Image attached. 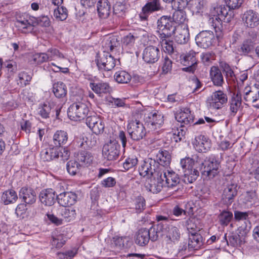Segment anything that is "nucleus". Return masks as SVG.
<instances>
[{
	"mask_svg": "<svg viewBox=\"0 0 259 259\" xmlns=\"http://www.w3.org/2000/svg\"><path fill=\"white\" fill-rule=\"evenodd\" d=\"M162 168L156 160L152 158L144 160L139 168L140 175L149 179L147 187L153 193H157L162 190V181L160 178Z\"/></svg>",
	"mask_w": 259,
	"mask_h": 259,
	"instance_id": "nucleus-1",
	"label": "nucleus"
},
{
	"mask_svg": "<svg viewBox=\"0 0 259 259\" xmlns=\"http://www.w3.org/2000/svg\"><path fill=\"white\" fill-rule=\"evenodd\" d=\"M156 220L158 222L157 226L160 231L165 234L167 238L175 242L180 237V233L178 228L175 226H169L170 220L166 216L156 215Z\"/></svg>",
	"mask_w": 259,
	"mask_h": 259,
	"instance_id": "nucleus-2",
	"label": "nucleus"
},
{
	"mask_svg": "<svg viewBox=\"0 0 259 259\" xmlns=\"http://www.w3.org/2000/svg\"><path fill=\"white\" fill-rule=\"evenodd\" d=\"M157 33L159 38H169L171 36L177 25H174L171 17L163 16L157 22Z\"/></svg>",
	"mask_w": 259,
	"mask_h": 259,
	"instance_id": "nucleus-3",
	"label": "nucleus"
},
{
	"mask_svg": "<svg viewBox=\"0 0 259 259\" xmlns=\"http://www.w3.org/2000/svg\"><path fill=\"white\" fill-rule=\"evenodd\" d=\"M127 131L130 138L134 141H139L146 134V129L143 123L138 120L136 115H133L128 121Z\"/></svg>",
	"mask_w": 259,
	"mask_h": 259,
	"instance_id": "nucleus-4",
	"label": "nucleus"
},
{
	"mask_svg": "<svg viewBox=\"0 0 259 259\" xmlns=\"http://www.w3.org/2000/svg\"><path fill=\"white\" fill-rule=\"evenodd\" d=\"M228 10L225 6H220L211 8L209 12V23L214 28H219L222 21L228 22L230 17H228Z\"/></svg>",
	"mask_w": 259,
	"mask_h": 259,
	"instance_id": "nucleus-5",
	"label": "nucleus"
},
{
	"mask_svg": "<svg viewBox=\"0 0 259 259\" xmlns=\"http://www.w3.org/2000/svg\"><path fill=\"white\" fill-rule=\"evenodd\" d=\"M201 164L203 167L202 174L206 178L212 179L219 174L220 163L214 156L206 158Z\"/></svg>",
	"mask_w": 259,
	"mask_h": 259,
	"instance_id": "nucleus-6",
	"label": "nucleus"
},
{
	"mask_svg": "<svg viewBox=\"0 0 259 259\" xmlns=\"http://www.w3.org/2000/svg\"><path fill=\"white\" fill-rule=\"evenodd\" d=\"M89 108L85 104L77 102L69 106L67 114L71 120L77 121L84 119L87 116Z\"/></svg>",
	"mask_w": 259,
	"mask_h": 259,
	"instance_id": "nucleus-7",
	"label": "nucleus"
},
{
	"mask_svg": "<svg viewBox=\"0 0 259 259\" xmlns=\"http://www.w3.org/2000/svg\"><path fill=\"white\" fill-rule=\"evenodd\" d=\"M120 146L116 140H110L104 144L102 149L104 157L108 160H115L119 157Z\"/></svg>",
	"mask_w": 259,
	"mask_h": 259,
	"instance_id": "nucleus-8",
	"label": "nucleus"
},
{
	"mask_svg": "<svg viewBox=\"0 0 259 259\" xmlns=\"http://www.w3.org/2000/svg\"><path fill=\"white\" fill-rule=\"evenodd\" d=\"M241 88H236L229 102V116L234 117L238 112L242 111L243 106L242 104Z\"/></svg>",
	"mask_w": 259,
	"mask_h": 259,
	"instance_id": "nucleus-9",
	"label": "nucleus"
},
{
	"mask_svg": "<svg viewBox=\"0 0 259 259\" xmlns=\"http://www.w3.org/2000/svg\"><path fill=\"white\" fill-rule=\"evenodd\" d=\"M228 101L226 94L221 90L213 92L207 99L208 106L213 109H220Z\"/></svg>",
	"mask_w": 259,
	"mask_h": 259,
	"instance_id": "nucleus-10",
	"label": "nucleus"
},
{
	"mask_svg": "<svg viewBox=\"0 0 259 259\" xmlns=\"http://www.w3.org/2000/svg\"><path fill=\"white\" fill-rule=\"evenodd\" d=\"M95 62L99 69L109 71L115 67L116 61L108 52H104L103 55H97Z\"/></svg>",
	"mask_w": 259,
	"mask_h": 259,
	"instance_id": "nucleus-11",
	"label": "nucleus"
},
{
	"mask_svg": "<svg viewBox=\"0 0 259 259\" xmlns=\"http://www.w3.org/2000/svg\"><path fill=\"white\" fill-rule=\"evenodd\" d=\"M161 172V176L160 178L162 181V188L164 186L169 188H174L179 184L180 179L178 175L175 172L165 170L163 167Z\"/></svg>",
	"mask_w": 259,
	"mask_h": 259,
	"instance_id": "nucleus-12",
	"label": "nucleus"
},
{
	"mask_svg": "<svg viewBox=\"0 0 259 259\" xmlns=\"http://www.w3.org/2000/svg\"><path fill=\"white\" fill-rule=\"evenodd\" d=\"M85 123L87 126L96 135L101 134L104 131V120L99 116L94 114L87 117L85 119Z\"/></svg>",
	"mask_w": 259,
	"mask_h": 259,
	"instance_id": "nucleus-13",
	"label": "nucleus"
},
{
	"mask_svg": "<svg viewBox=\"0 0 259 259\" xmlns=\"http://www.w3.org/2000/svg\"><path fill=\"white\" fill-rule=\"evenodd\" d=\"M136 35L129 33L128 35L124 36L121 40L122 49L123 51L128 53H133L134 50V44L135 38L143 36L146 37L147 36V33L144 30H140L138 35L136 33Z\"/></svg>",
	"mask_w": 259,
	"mask_h": 259,
	"instance_id": "nucleus-14",
	"label": "nucleus"
},
{
	"mask_svg": "<svg viewBox=\"0 0 259 259\" xmlns=\"http://www.w3.org/2000/svg\"><path fill=\"white\" fill-rule=\"evenodd\" d=\"M152 232H155L154 228H151L150 229L142 228L140 229L135 236L136 243L143 246L147 244L150 239L152 241L156 240L157 238V232L155 235L150 236V234Z\"/></svg>",
	"mask_w": 259,
	"mask_h": 259,
	"instance_id": "nucleus-15",
	"label": "nucleus"
},
{
	"mask_svg": "<svg viewBox=\"0 0 259 259\" xmlns=\"http://www.w3.org/2000/svg\"><path fill=\"white\" fill-rule=\"evenodd\" d=\"M146 122L150 129L155 131L160 128L164 123L163 115L158 111L151 112L145 118Z\"/></svg>",
	"mask_w": 259,
	"mask_h": 259,
	"instance_id": "nucleus-16",
	"label": "nucleus"
},
{
	"mask_svg": "<svg viewBox=\"0 0 259 259\" xmlns=\"http://www.w3.org/2000/svg\"><path fill=\"white\" fill-rule=\"evenodd\" d=\"M242 89V95H243V99L246 102L253 103V106L257 109H259V90L257 89H251L250 87H240Z\"/></svg>",
	"mask_w": 259,
	"mask_h": 259,
	"instance_id": "nucleus-17",
	"label": "nucleus"
},
{
	"mask_svg": "<svg viewBox=\"0 0 259 259\" xmlns=\"http://www.w3.org/2000/svg\"><path fill=\"white\" fill-rule=\"evenodd\" d=\"M160 57V52L157 47L149 45L143 50L142 58L143 60L149 64L156 62Z\"/></svg>",
	"mask_w": 259,
	"mask_h": 259,
	"instance_id": "nucleus-18",
	"label": "nucleus"
},
{
	"mask_svg": "<svg viewBox=\"0 0 259 259\" xmlns=\"http://www.w3.org/2000/svg\"><path fill=\"white\" fill-rule=\"evenodd\" d=\"M242 21L246 28H256L259 25V14L252 10H247L242 15Z\"/></svg>",
	"mask_w": 259,
	"mask_h": 259,
	"instance_id": "nucleus-19",
	"label": "nucleus"
},
{
	"mask_svg": "<svg viewBox=\"0 0 259 259\" xmlns=\"http://www.w3.org/2000/svg\"><path fill=\"white\" fill-rule=\"evenodd\" d=\"M214 38L212 31L205 30L200 32L196 35L195 41L199 47L206 49L212 45Z\"/></svg>",
	"mask_w": 259,
	"mask_h": 259,
	"instance_id": "nucleus-20",
	"label": "nucleus"
},
{
	"mask_svg": "<svg viewBox=\"0 0 259 259\" xmlns=\"http://www.w3.org/2000/svg\"><path fill=\"white\" fill-rule=\"evenodd\" d=\"M194 115L191 113L189 108H182L175 115L176 119L183 124L182 126L185 125L191 124L194 123Z\"/></svg>",
	"mask_w": 259,
	"mask_h": 259,
	"instance_id": "nucleus-21",
	"label": "nucleus"
},
{
	"mask_svg": "<svg viewBox=\"0 0 259 259\" xmlns=\"http://www.w3.org/2000/svg\"><path fill=\"white\" fill-rule=\"evenodd\" d=\"M192 144L196 151L199 152H206L211 147V142L209 139L203 135L196 136L192 141Z\"/></svg>",
	"mask_w": 259,
	"mask_h": 259,
	"instance_id": "nucleus-22",
	"label": "nucleus"
},
{
	"mask_svg": "<svg viewBox=\"0 0 259 259\" xmlns=\"http://www.w3.org/2000/svg\"><path fill=\"white\" fill-rule=\"evenodd\" d=\"M60 152L58 147L50 145L48 148L42 149L40 157L44 161H50L58 158Z\"/></svg>",
	"mask_w": 259,
	"mask_h": 259,
	"instance_id": "nucleus-23",
	"label": "nucleus"
},
{
	"mask_svg": "<svg viewBox=\"0 0 259 259\" xmlns=\"http://www.w3.org/2000/svg\"><path fill=\"white\" fill-rule=\"evenodd\" d=\"M175 41L180 44L186 43L189 38L188 25H177L174 33Z\"/></svg>",
	"mask_w": 259,
	"mask_h": 259,
	"instance_id": "nucleus-24",
	"label": "nucleus"
},
{
	"mask_svg": "<svg viewBox=\"0 0 259 259\" xmlns=\"http://www.w3.org/2000/svg\"><path fill=\"white\" fill-rule=\"evenodd\" d=\"M39 198L40 202L47 206H51L54 204L57 196L54 190L47 189L42 190L39 194Z\"/></svg>",
	"mask_w": 259,
	"mask_h": 259,
	"instance_id": "nucleus-25",
	"label": "nucleus"
},
{
	"mask_svg": "<svg viewBox=\"0 0 259 259\" xmlns=\"http://www.w3.org/2000/svg\"><path fill=\"white\" fill-rule=\"evenodd\" d=\"M76 195L72 192H63L57 196L58 203L65 207L74 204L76 201Z\"/></svg>",
	"mask_w": 259,
	"mask_h": 259,
	"instance_id": "nucleus-26",
	"label": "nucleus"
},
{
	"mask_svg": "<svg viewBox=\"0 0 259 259\" xmlns=\"http://www.w3.org/2000/svg\"><path fill=\"white\" fill-rule=\"evenodd\" d=\"M104 52H119L120 50V42L116 36H110L104 38L102 45Z\"/></svg>",
	"mask_w": 259,
	"mask_h": 259,
	"instance_id": "nucleus-27",
	"label": "nucleus"
},
{
	"mask_svg": "<svg viewBox=\"0 0 259 259\" xmlns=\"http://www.w3.org/2000/svg\"><path fill=\"white\" fill-rule=\"evenodd\" d=\"M254 42L250 38L244 39L242 43L235 50V52L241 56H247L254 51Z\"/></svg>",
	"mask_w": 259,
	"mask_h": 259,
	"instance_id": "nucleus-28",
	"label": "nucleus"
},
{
	"mask_svg": "<svg viewBox=\"0 0 259 259\" xmlns=\"http://www.w3.org/2000/svg\"><path fill=\"white\" fill-rule=\"evenodd\" d=\"M34 23L30 17L20 18L15 22V25L19 30L23 33L31 32L33 29Z\"/></svg>",
	"mask_w": 259,
	"mask_h": 259,
	"instance_id": "nucleus-29",
	"label": "nucleus"
},
{
	"mask_svg": "<svg viewBox=\"0 0 259 259\" xmlns=\"http://www.w3.org/2000/svg\"><path fill=\"white\" fill-rule=\"evenodd\" d=\"M203 238L200 234L195 233L189 235L188 244L189 250H199L203 247Z\"/></svg>",
	"mask_w": 259,
	"mask_h": 259,
	"instance_id": "nucleus-30",
	"label": "nucleus"
},
{
	"mask_svg": "<svg viewBox=\"0 0 259 259\" xmlns=\"http://www.w3.org/2000/svg\"><path fill=\"white\" fill-rule=\"evenodd\" d=\"M237 195V185L231 184L226 186L223 191L222 198L227 205H230Z\"/></svg>",
	"mask_w": 259,
	"mask_h": 259,
	"instance_id": "nucleus-31",
	"label": "nucleus"
},
{
	"mask_svg": "<svg viewBox=\"0 0 259 259\" xmlns=\"http://www.w3.org/2000/svg\"><path fill=\"white\" fill-rule=\"evenodd\" d=\"M90 88L97 94H109L112 91V88L106 82L99 81L98 82H90Z\"/></svg>",
	"mask_w": 259,
	"mask_h": 259,
	"instance_id": "nucleus-32",
	"label": "nucleus"
},
{
	"mask_svg": "<svg viewBox=\"0 0 259 259\" xmlns=\"http://www.w3.org/2000/svg\"><path fill=\"white\" fill-rule=\"evenodd\" d=\"M19 196V198L27 204H32L36 201L35 193L31 188H22L20 190Z\"/></svg>",
	"mask_w": 259,
	"mask_h": 259,
	"instance_id": "nucleus-33",
	"label": "nucleus"
},
{
	"mask_svg": "<svg viewBox=\"0 0 259 259\" xmlns=\"http://www.w3.org/2000/svg\"><path fill=\"white\" fill-rule=\"evenodd\" d=\"M161 6L159 0H150L142 8L144 16L140 15L142 19H146L147 15L151 13L160 10Z\"/></svg>",
	"mask_w": 259,
	"mask_h": 259,
	"instance_id": "nucleus-34",
	"label": "nucleus"
},
{
	"mask_svg": "<svg viewBox=\"0 0 259 259\" xmlns=\"http://www.w3.org/2000/svg\"><path fill=\"white\" fill-rule=\"evenodd\" d=\"M195 55L196 53L194 51H190L184 56L182 62L184 65L188 66L186 68V71L193 72L195 69V65L197 63Z\"/></svg>",
	"mask_w": 259,
	"mask_h": 259,
	"instance_id": "nucleus-35",
	"label": "nucleus"
},
{
	"mask_svg": "<svg viewBox=\"0 0 259 259\" xmlns=\"http://www.w3.org/2000/svg\"><path fill=\"white\" fill-rule=\"evenodd\" d=\"M97 11L101 18H107L111 12V5L108 1L100 0L97 3Z\"/></svg>",
	"mask_w": 259,
	"mask_h": 259,
	"instance_id": "nucleus-36",
	"label": "nucleus"
},
{
	"mask_svg": "<svg viewBox=\"0 0 259 259\" xmlns=\"http://www.w3.org/2000/svg\"><path fill=\"white\" fill-rule=\"evenodd\" d=\"M158 165L164 168V166L169 165L171 161V155L166 150H159L156 155L154 159Z\"/></svg>",
	"mask_w": 259,
	"mask_h": 259,
	"instance_id": "nucleus-37",
	"label": "nucleus"
},
{
	"mask_svg": "<svg viewBox=\"0 0 259 259\" xmlns=\"http://www.w3.org/2000/svg\"><path fill=\"white\" fill-rule=\"evenodd\" d=\"M240 201L248 208L256 204L257 197L254 191L247 192L240 197Z\"/></svg>",
	"mask_w": 259,
	"mask_h": 259,
	"instance_id": "nucleus-38",
	"label": "nucleus"
},
{
	"mask_svg": "<svg viewBox=\"0 0 259 259\" xmlns=\"http://www.w3.org/2000/svg\"><path fill=\"white\" fill-rule=\"evenodd\" d=\"M53 140L56 147H61L67 142L68 134L64 131H57L53 136Z\"/></svg>",
	"mask_w": 259,
	"mask_h": 259,
	"instance_id": "nucleus-39",
	"label": "nucleus"
},
{
	"mask_svg": "<svg viewBox=\"0 0 259 259\" xmlns=\"http://www.w3.org/2000/svg\"><path fill=\"white\" fill-rule=\"evenodd\" d=\"M210 78L215 85L221 86L223 83V77L219 68L212 66L210 70Z\"/></svg>",
	"mask_w": 259,
	"mask_h": 259,
	"instance_id": "nucleus-40",
	"label": "nucleus"
},
{
	"mask_svg": "<svg viewBox=\"0 0 259 259\" xmlns=\"http://www.w3.org/2000/svg\"><path fill=\"white\" fill-rule=\"evenodd\" d=\"M18 199L16 192L12 189L4 191L2 195V201L4 204L8 205L14 203Z\"/></svg>",
	"mask_w": 259,
	"mask_h": 259,
	"instance_id": "nucleus-41",
	"label": "nucleus"
},
{
	"mask_svg": "<svg viewBox=\"0 0 259 259\" xmlns=\"http://www.w3.org/2000/svg\"><path fill=\"white\" fill-rule=\"evenodd\" d=\"M197 168V166L192 169L184 170L183 180L185 183H192L197 179L199 171Z\"/></svg>",
	"mask_w": 259,
	"mask_h": 259,
	"instance_id": "nucleus-42",
	"label": "nucleus"
},
{
	"mask_svg": "<svg viewBox=\"0 0 259 259\" xmlns=\"http://www.w3.org/2000/svg\"><path fill=\"white\" fill-rule=\"evenodd\" d=\"M53 92L56 97L63 98L66 96L67 90L66 85L60 81L53 84Z\"/></svg>",
	"mask_w": 259,
	"mask_h": 259,
	"instance_id": "nucleus-43",
	"label": "nucleus"
},
{
	"mask_svg": "<svg viewBox=\"0 0 259 259\" xmlns=\"http://www.w3.org/2000/svg\"><path fill=\"white\" fill-rule=\"evenodd\" d=\"M171 18L175 25H187L186 14L183 11L178 10L175 12Z\"/></svg>",
	"mask_w": 259,
	"mask_h": 259,
	"instance_id": "nucleus-44",
	"label": "nucleus"
},
{
	"mask_svg": "<svg viewBox=\"0 0 259 259\" xmlns=\"http://www.w3.org/2000/svg\"><path fill=\"white\" fill-rule=\"evenodd\" d=\"M195 159H197V157L190 158L186 157L182 159L180 161V165L182 168L183 171H184V170L192 169L197 166L198 162Z\"/></svg>",
	"mask_w": 259,
	"mask_h": 259,
	"instance_id": "nucleus-45",
	"label": "nucleus"
},
{
	"mask_svg": "<svg viewBox=\"0 0 259 259\" xmlns=\"http://www.w3.org/2000/svg\"><path fill=\"white\" fill-rule=\"evenodd\" d=\"M58 211L59 214L63 218V220L66 222H70L75 218V210L72 208H67L64 207V208L59 209Z\"/></svg>",
	"mask_w": 259,
	"mask_h": 259,
	"instance_id": "nucleus-46",
	"label": "nucleus"
},
{
	"mask_svg": "<svg viewBox=\"0 0 259 259\" xmlns=\"http://www.w3.org/2000/svg\"><path fill=\"white\" fill-rule=\"evenodd\" d=\"M114 77L116 81L119 83H127L132 79L131 75L123 70L116 72Z\"/></svg>",
	"mask_w": 259,
	"mask_h": 259,
	"instance_id": "nucleus-47",
	"label": "nucleus"
},
{
	"mask_svg": "<svg viewBox=\"0 0 259 259\" xmlns=\"http://www.w3.org/2000/svg\"><path fill=\"white\" fill-rule=\"evenodd\" d=\"M77 158V160L82 163V165L85 166L90 165L93 161V157L91 154L85 150L79 152Z\"/></svg>",
	"mask_w": 259,
	"mask_h": 259,
	"instance_id": "nucleus-48",
	"label": "nucleus"
},
{
	"mask_svg": "<svg viewBox=\"0 0 259 259\" xmlns=\"http://www.w3.org/2000/svg\"><path fill=\"white\" fill-rule=\"evenodd\" d=\"M52 105L49 103H44L39 105L38 108V113L43 118L49 117L52 110Z\"/></svg>",
	"mask_w": 259,
	"mask_h": 259,
	"instance_id": "nucleus-49",
	"label": "nucleus"
},
{
	"mask_svg": "<svg viewBox=\"0 0 259 259\" xmlns=\"http://www.w3.org/2000/svg\"><path fill=\"white\" fill-rule=\"evenodd\" d=\"M233 218V214L231 212L224 210L218 216V220L222 226H227Z\"/></svg>",
	"mask_w": 259,
	"mask_h": 259,
	"instance_id": "nucleus-50",
	"label": "nucleus"
},
{
	"mask_svg": "<svg viewBox=\"0 0 259 259\" xmlns=\"http://www.w3.org/2000/svg\"><path fill=\"white\" fill-rule=\"evenodd\" d=\"M88 140V139L87 137H76L74 141V143H76V146L78 147L83 148L84 149L88 147L91 148L95 145L96 141L94 142L93 143L92 142H91L90 143H89Z\"/></svg>",
	"mask_w": 259,
	"mask_h": 259,
	"instance_id": "nucleus-51",
	"label": "nucleus"
},
{
	"mask_svg": "<svg viewBox=\"0 0 259 259\" xmlns=\"http://www.w3.org/2000/svg\"><path fill=\"white\" fill-rule=\"evenodd\" d=\"M80 166V165L74 160L69 161L66 165L67 171L72 176H74L79 172Z\"/></svg>",
	"mask_w": 259,
	"mask_h": 259,
	"instance_id": "nucleus-52",
	"label": "nucleus"
},
{
	"mask_svg": "<svg viewBox=\"0 0 259 259\" xmlns=\"http://www.w3.org/2000/svg\"><path fill=\"white\" fill-rule=\"evenodd\" d=\"M54 15L55 18L59 20H65L68 16V12L66 8L62 6L58 7L54 10Z\"/></svg>",
	"mask_w": 259,
	"mask_h": 259,
	"instance_id": "nucleus-53",
	"label": "nucleus"
},
{
	"mask_svg": "<svg viewBox=\"0 0 259 259\" xmlns=\"http://www.w3.org/2000/svg\"><path fill=\"white\" fill-rule=\"evenodd\" d=\"M168 38H160V44L162 50L165 53L171 54L174 51L172 41L167 39Z\"/></svg>",
	"mask_w": 259,
	"mask_h": 259,
	"instance_id": "nucleus-54",
	"label": "nucleus"
},
{
	"mask_svg": "<svg viewBox=\"0 0 259 259\" xmlns=\"http://www.w3.org/2000/svg\"><path fill=\"white\" fill-rule=\"evenodd\" d=\"M32 60L37 64H41L49 60L48 54L47 53H36L32 56Z\"/></svg>",
	"mask_w": 259,
	"mask_h": 259,
	"instance_id": "nucleus-55",
	"label": "nucleus"
},
{
	"mask_svg": "<svg viewBox=\"0 0 259 259\" xmlns=\"http://www.w3.org/2000/svg\"><path fill=\"white\" fill-rule=\"evenodd\" d=\"M125 237L115 236L113 238L111 242V247L115 249H120L124 246L123 239Z\"/></svg>",
	"mask_w": 259,
	"mask_h": 259,
	"instance_id": "nucleus-56",
	"label": "nucleus"
},
{
	"mask_svg": "<svg viewBox=\"0 0 259 259\" xmlns=\"http://www.w3.org/2000/svg\"><path fill=\"white\" fill-rule=\"evenodd\" d=\"M47 54H48L49 60H55L57 58H63V55L56 48H50L48 50Z\"/></svg>",
	"mask_w": 259,
	"mask_h": 259,
	"instance_id": "nucleus-57",
	"label": "nucleus"
},
{
	"mask_svg": "<svg viewBox=\"0 0 259 259\" xmlns=\"http://www.w3.org/2000/svg\"><path fill=\"white\" fill-rule=\"evenodd\" d=\"M135 208L137 213L141 212L145 208V201L143 197H138L135 199Z\"/></svg>",
	"mask_w": 259,
	"mask_h": 259,
	"instance_id": "nucleus-58",
	"label": "nucleus"
},
{
	"mask_svg": "<svg viewBox=\"0 0 259 259\" xmlns=\"http://www.w3.org/2000/svg\"><path fill=\"white\" fill-rule=\"evenodd\" d=\"M138 163V159L135 157H128L126 159L123 163V168L125 170H128L135 166Z\"/></svg>",
	"mask_w": 259,
	"mask_h": 259,
	"instance_id": "nucleus-59",
	"label": "nucleus"
},
{
	"mask_svg": "<svg viewBox=\"0 0 259 259\" xmlns=\"http://www.w3.org/2000/svg\"><path fill=\"white\" fill-rule=\"evenodd\" d=\"M18 78L19 80L18 84H20L21 86L26 85L28 84L31 79V76L25 72L19 73Z\"/></svg>",
	"mask_w": 259,
	"mask_h": 259,
	"instance_id": "nucleus-60",
	"label": "nucleus"
},
{
	"mask_svg": "<svg viewBox=\"0 0 259 259\" xmlns=\"http://www.w3.org/2000/svg\"><path fill=\"white\" fill-rule=\"evenodd\" d=\"M187 128L185 126H182L180 128L177 129L174 134V139L176 142L180 141L185 137L186 134Z\"/></svg>",
	"mask_w": 259,
	"mask_h": 259,
	"instance_id": "nucleus-61",
	"label": "nucleus"
},
{
	"mask_svg": "<svg viewBox=\"0 0 259 259\" xmlns=\"http://www.w3.org/2000/svg\"><path fill=\"white\" fill-rule=\"evenodd\" d=\"M125 6L121 3H116L113 7L114 14L118 17H122L125 12Z\"/></svg>",
	"mask_w": 259,
	"mask_h": 259,
	"instance_id": "nucleus-62",
	"label": "nucleus"
},
{
	"mask_svg": "<svg viewBox=\"0 0 259 259\" xmlns=\"http://www.w3.org/2000/svg\"><path fill=\"white\" fill-rule=\"evenodd\" d=\"M4 66L8 72L9 75H12L17 70V64L13 60L7 61L4 63Z\"/></svg>",
	"mask_w": 259,
	"mask_h": 259,
	"instance_id": "nucleus-63",
	"label": "nucleus"
},
{
	"mask_svg": "<svg viewBox=\"0 0 259 259\" xmlns=\"http://www.w3.org/2000/svg\"><path fill=\"white\" fill-rule=\"evenodd\" d=\"M171 67L172 61L167 56L165 57L162 62V72L164 74L167 73L171 70Z\"/></svg>",
	"mask_w": 259,
	"mask_h": 259,
	"instance_id": "nucleus-64",
	"label": "nucleus"
}]
</instances>
